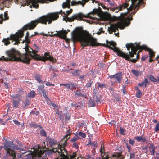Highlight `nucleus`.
<instances>
[{"label": "nucleus", "instance_id": "f257e3e1", "mask_svg": "<svg viewBox=\"0 0 159 159\" xmlns=\"http://www.w3.org/2000/svg\"><path fill=\"white\" fill-rule=\"evenodd\" d=\"M26 53L21 55L19 52L15 49H12L6 52L8 57L5 58L3 57L4 60L7 61L8 60L11 61H19L23 62L29 64L31 60L29 55L31 58L35 59V57H38L36 54L38 50V47L36 44H34L33 48L29 46L26 45L25 47Z\"/></svg>", "mask_w": 159, "mask_h": 159}, {"label": "nucleus", "instance_id": "f03ea898", "mask_svg": "<svg viewBox=\"0 0 159 159\" xmlns=\"http://www.w3.org/2000/svg\"><path fill=\"white\" fill-rule=\"evenodd\" d=\"M83 31L82 27H76L71 33V38L74 42L80 41L81 45L84 47L88 46H96L100 45V44L97 43L96 39L91 36L89 33L82 36V32Z\"/></svg>", "mask_w": 159, "mask_h": 159}, {"label": "nucleus", "instance_id": "7ed1b4c3", "mask_svg": "<svg viewBox=\"0 0 159 159\" xmlns=\"http://www.w3.org/2000/svg\"><path fill=\"white\" fill-rule=\"evenodd\" d=\"M61 14L66 15V13L61 10L59 12L48 13L46 15L42 16L39 18L31 21L27 24L24 28L25 30L28 29H34L39 23L47 25L48 23V24H50L52 22L57 20L59 18V14Z\"/></svg>", "mask_w": 159, "mask_h": 159}, {"label": "nucleus", "instance_id": "20e7f679", "mask_svg": "<svg viewBox=\"0 0 159 159\" xmlns=\"http://www.w3.org/2000/svg\"><path fill=\"white\" fill-rule=\"evenodd\" d=\"M140 43H130L127 44L126 47L128 50H129L131 49V51H129L127 53L125 52V54L128 57V59L125 60L129 61L132 63H136L137 60L140 58V56L139 54L140 52V49L141 46L140 45Z\"/></svg>", "mask_w": 159, "mask_h": 159}, {"label": "nucleus", "instance_id": "39448f33", "mask_svg": "<svg viewBox=\"0 0 159 159\" xmlns=\"http://www.w3.org/2000/svg\"><path fill=\"white\" fill-rule=\"evenodd\" d=\"M144 0H126V2L123 3L118 7V11H120L123 9L127 8L128 11L129 12L132 10H135L136 11H133L132 14L134 15L136 11L139 9L140 5L144 4Z\"/></svg>", "mask_w": 159, "mask_h": 159}, {"label": "nucleus", "instance_id": "423d86ee", "mask_svg": "<svg viewBox=\"0 0 159 159\" xmlns=\"http://www.w3.org/2000/svg\"><path fill=\"white\" fill-rule=\"evenodd\" d=\"M106 44H104L102 46L109 48L115 52L117 55L125 59H128V57L127 54H125V52L120 50L118 48L116 47V43L113 41H109L107 40L106 41Z\"/></svg>", "mask_w": 159, "mask_h": 159}, {"label": "nucleus", "instance_id": "0eeeda50", "mask_svg": "<svg viewBox=\"0 0 159 159\" xmlns=\"http://www.w3.org/2000/svg\"><path fill=\"white\" fill-rule=\"evenodd\" d=\"M27 24L25 25L23 27L22 31L19 32H16L15 34H11L10 35V39L11 40H14L15 41L14 43V45L18 44L19 43H20V41L21 39L20 38H22L24 36V31L27 30H31L32 29H25L24 27Z\"/></svg>", "mask_w": 159, "mask_h": 159}, {"label": "nucleus", "instance_id": "6e6552de", "mask_svg": "<svg viewBox=\"0 0 159 159\" xmlns=\"http://www.w3.org/2000/svg\"><path fill=\"white\" fill-rule=\"evenodd\" d=\"M5 149L7 151V153L6 154V157H8L9 156H11L13 157L11 159H16V154L14 150H18L19 149L18 147L17 146H15L14 145L13 146H6Z\"/></svg>", "mask_w": 159, "mask_h": 159}, {"label": "nucleus", "instance_id": "1a4fd4ad", "mask_svg": "<svg viewBox=\"0 0 159 159\" xmlns=\"http://www.w3.org/2000/svg\"><path fill=\"white\" fill-rule=\"evenodd\" d=\"M57 33L53 34H45L43 33H38L36 32H34V35H37L40 34L44 36L50 37L57 36L60 38L65 39L66 37V35L67 34V32L66 30H60L59 31H57Z\"/></svg>", "mask_w": 159, "mask_h": 159}, {"label": "nucleus", "instance_id": "9d476101", "mask_svg": "<svg viewBox=\"0 0 159 159\" xmlns=\"http://www.w3.org/2000/svg\"><path fill=\"white\" fill-rule=\"evenodd\" d=\"M71 13L68 10L66 11V13L65 15L66 16H67L66 17V20H66L69 22H72L73 21L75 20H81L83 17H86L85 16L83 15L81 13L74 14L70 17H68L67 16Z\"/></svg>", "mask_w": 159, "mask_h": 159}, {"label": "nucleus", "instance_id": "9b49d317", "mask_svg": "<svg viewBox=\"0 0 159 159\" xmlns=\"http://www.w3.org/2000/svg\"><path fill=\"white\" fill-rule=\"evenodd\" d=\"M70 138V136L68 138L66 139L62 138L59 142H58V144L57 145V146L59 149V154L64 153L65 152L66 153H67V151L65 148V147L67 144V142Z\"/></svg>", "mask_w": 159, "mask_h": 159}, {"label": "nucleus", "instance_id": "f8f14e48", "mask_svg": "<svg viewBox=\"0 0 159 159\" xmlns=\"http://www.w3.org/2000/svg\"><path fill=\"white\" fill-rule=\"evenodd\" d=\"M49 142L52 149L48 151V154H51L56 152L59 154L58 148L57 146V147H55L56 145L57 146L58 144V143L57 141L51 139L49 140Z\"/></svg>", "mask_w": 159, "mask_h": 159}, {"label": "nucleus", "instance_id": "ddd939ff", "mask_svg": "<svg viewBox=\"0 0 159 159\" xmlns=\"http://www.w3.org/2000/svg\"><path fill=\"white\" fill-rule=\"evenodd\" d=\"M54 0H29V4H31L30 7L33 6V7L38 8L39 7L38 3L43 4L48 3L50 2L53 1Z\"/></svg>", "mask_w": 159, "mask_h": 159}, {"label": "nucleus", "instance_id": "4468645a", "mask_svg": "<svg viewBox=\"0 0 159 159\" xmlns=\"http://www.w3.org/2000/svg\"><path fill=\"white\" fill-rule=\"evenodd\" d=\"M44 56L41 57L38 55V57H35V60H40L44 62L46 60H48L53 62H56V60L54 59L53 57L50 56L49 52H45L44 54Z\"/></svg>", "mask_w": 159, "mask_h": 159}, {"label": "nucleus", "instance_id": "2eb2a0df", "mask_svg": "<svg viewBox=\"0 0 159 159\" xmlns=\"http://www.w3.org/2000/svg\"><path fill=\"white\" fill-rule=\"evenodd\" d=\"M125 24L121 22H118L116 24H112L111 26V32L110 34L112 33V32H116V30H118V28H119L120 29H123L124 28Z\"/></svg>", "mask_w": 159, "mask_h": 159}, {"label": "nucleus", "instance_id": "dca6fc26", "mask_svg": "<svg viewBox=\"0 0 159 159\" xmlns=\"http://www.w3.org/2000/svg\"><path fill=\"white\" fill-rule=\"evenodd\" d=\"M108 78L111 80L113 79L115 80L117 82L120 83L121 80L123 78L122 72H119L115 75H109L108 76Z\"/></svg>", "mask_w": 159, "mask_h": 159}, {"label": "nucleus", "instance_id": "f3484780", "mask_svg": "<svg viewBox=\"0 0 159 159\" xmlns=\"http://www.w3.org/2000/svg\"><path fill=\"white\" fill-rule=\"evenodd\" d=\"M45 152L44 150H43L39 146H38L37 148H35L34 149V156L36 157H40L43 155Z\"/></svg>", "mask_w": 159, "mask_h": 159}, {"label": "nucleus", "instance_id": "a211bd4d", "mask_svg": "<svg viewBox=\"0 0 159 159\" xmlns=\"http://www.w3.org/2000/svg\"><path fill=\"white\" fill-rule=\"evenodd\" d=\"M143 50H144L149 52V58H153L155 56V52L151 49L147 47L145 45H143L141 46L140 52Z\"/></svg>", "mask_w": 159, "mask_h": 159}, {"label": "nucleus", "instance_id": "6ab92c4d", "mask_svg": "<svg viewBox=\"0 0 159 159\" xmlns=\"http://www.w3.org/2000/svg\"><path fill=\"white\" fill-rule=\"evenodd\" d=\"M89 0H81L78 2L73 1L71 4L72 5L74 4H81L83 7L86 2H87Z\"/></svg>", "mask_w": 159, "mask_h": 159}, {"label": "nucleus", "instance_id": "aec40b11", "mask_svg": "<svg viewBox=\"0 0 159 159\" xmlns=\"http://www.w3.org/2000/svg\"><path fill=\"white\" fill-rule=\"evenodd\" d=\"M156 147H155L153 144H151L148 147L149 151L151 153V154L154 155L155 152V149L156 148Z\"/></svg>", "mask_w": 159, "mask_h": 159}, {"label": "nucleus", "instance_id": "412c9836", "mask_svg": "<svg viewBox=\"0 0 159 159\" xmlns=\"http://www.w3.org/2000/svg\"><path fill=\"white\" fill-rule=\"evenodd\" d=\"M149 82L147 78H145L144 81L141 83H138V85L141 87H142L143 85H144L145 87L146 88L147 86V84L149 83Z\"/></svg>", "mask_w": 159, "mask_h": 159}, {"label": "nucleus", "instance_id": "4be33fe9", "mask_svg": "<svg viewBox=\"0 0 159 159\" xmlns=\"http://www.w3.org/2000/svg\"><path fill=\"white\" fill-rule=\"evenodd\" d=\"M41 75L39 74H36L34 75V77L35 80L39 83H43V82L41 80Z\"/></svg>", "mask_w": 159, "mask_h": 159}, {"label": "nucleus", "instance_id": "5701e85b", "mask_svg": "<svg viewBox=\"0 0 159 159\" xmlns=\"http://www.w3.org/2000/svg\"><path fill=\"white\" fill-rule=\"evenodd\" d=\"M70 0H66V2H64L62 4V7L63 8H70Z\"/></svg>", "mask_w": 159, "mask_h": 159}, {"label": "nucleus", "instance_id": "b1692460", "mask_svg": "<svg viewBox=\"0 0 159 159\" xmlns=\"http://www.w3.org/2000/svg\"><path fill=\"white\" fill-rule=\"evenodd\" d=\"M98 85L97 89H99L100 88L101 89L104 88H106L107 85L105 84L104 83L101 84L100 82H98L96 84Z\"/></svg>", "mask_w": 159, "mask_h": 159}, {"label": "nucleus", "instance_id": "393cba45", "mask_svg": "<svg viewBox=\"0 0 159 159\" xmlns=\"http://www.w3.org/2000/svg\"><path fill=\"white\" fill-rule=\"evenodd\" d=\"M81 71L80 70L75 69L74 71L71 72V74L74 76H79Z\"/></svg>", "mask_w": 159, "mask_h": 159}, {"label": "nucleus", "instance_id": "a878e982", "mask_svg": "<svg viewBox=\"0 0 159 159\" xmlns=\"http://www.w3.org/2000/svg\"><path fill=\"white\" fill-rule=\"evenodd\" d=\"M98 9H95L93 10V11L90 12L89 13V15L90 14H98L101 11V9L100 7H98Z\"/></svg>", "mask_w": 159, "mask_h": 159}, {"label": "nucleus", "instance_id": "bb28decb", "mask_svg": "<svg viewBox=\"0 0 159 159\" xmlns=\"http://www.w3.org/2000/svg\"><path fill=\"white\" fill-rule=\"evenodd\" d=\"M96 102L95 100L93 99H90L89 100L88 103L89 106L90 107H94L95 106Z\"/></svg>", "mask_w": 159, "mask_h": 159}, {"label": "nucleus", "instance_id": "cd10ccee", "mask_svg": "<svg viewBox=\"0 0 159 159\" xmlns=\"http://www.w3.org/2000/svg\"><path fill=\"white\" fill-rule=\"evenodd\" d=\"M74 92L76 95L79 96L83 97L85 98L87 97V96L86 95L81 93L80 90H77L74 91Z\"/></svg>", "mask_w": 159, "mask_h": 159}, {"label": "nucleus", "instance_id": "c85d7f7f", "mask_svg": "<svg viewBox=\"0 0 159 159\" xmlns=\"http://www.w3.org/2000/svg\"><path fill=\"white\" fill-rule=\"evenodd\" d=\"M35 95L36 93L35 92L32 90L28 93L27 97L29 98H34L35 97Z\"/></svg>", "mask_w": 159, "mask_h": 159}, {"label": "nucleus", "instance_id": "c756f323", "mask_svg": "<svg viewBox=\"0 0 159 159\" xmlns=\"http://www.w3.org/2000/svg\"><path fill=\"white\" fill-rule=\"evenodd\" d=\"M13 106L14 107H15L16 108H18V107L20 101H19L18 100H16L14 99H13Z\"/></svg>", "mask_w": 159, "mask_h": 159}, {"label": "nucleus", "instance_id": "7c9ffc66", "mask_svg": "<svg viewBox=\"0 0 159 159\" xmlns=\"http://www.w3.org/2000/svg\"><path fill=\"white\" fill-rule=\"evenodd\" d=\"M29 32H27L26 33V35L25 37V39L23 41V43L25 42H26L27 44H28L30 43V41L29 40Z\"/></svg>", "mask_w": 159, "mask_h": 159}, {"label": "nucleus", "instance_id": "2f4dec72", "mask_svg": "<svg viewBox=\"0 0 159 159\" xmlns=\"http://www.w3.org/2000/svg\"><path fill=\"white\" fill-rule=\"evenodd\" d=\"M93 81L91 80H89L87 81V83L85 85V87L87 88H88L89 87H91L92 86V84L93 83Z\"/></svg>", "mask_w": 159, "mask_h": 159}, {"label": "nucleus", "instance_id": "473e14b6", "mask_svg": "<svg viewBox=\"0 0 159 159\" xmlns=\"http://www.w3.org/2000/svg\"><path fill=\"white\" fill-rule=\"evenodd\" d=\"M10 40V37L8 38L4 39L2 42H4L5 45H7L10 43L9 40Z\"/></svg>", "mask_w": 159, "mask_h": 159}, {"label": "nucleus", "instance_id": "72a5a7b5", "mask_svg": "<svg viewBox=\"0 0 159 159\" xmlns=\"http://www.w3.org/2000/svg\"><path fill=\"white\" fill-rule=\"evenodd\" d=\"M131 71L132 73L136 76H139L140 73L139 71L135 69L132 70Z\"/></svg>", "mask_w": 159, "mask_h": 159}, {"label": "nucleus", "instance_id": "f704fd0d", "mask_svg": "<svg viewBox=\"0 0 159 159\" xmlns=\"http://www.w3.org/2000/svg\"><path fill=\"white\" fill-rule=\"evenodd\" d=\"M71 132V131L70 130H68L66 131V134L64 136L63 139H66L68 138V136H70Z\"/></svg>", "mask_w": 159, "mask_h": 159}, {"label": "nucleus", "instance_id": "c9c22d12", "mask_svg": "<svg viewBox=\"0 0 159 159\" xmlns=\"http://www.w3.org/2000/svg\"><path fill=\"white\" fill-rule=\"evenodd\" d=\"M148 77L149 78L150 80L153 82H156L157 80L155 78L154 76L152 75H151L148 76Z\"/></svg>", "mask_w": 159, "mask_h": 159}, {"label": "nucleus", "instance_id": "e433bc0d", "mask_svg": "<svg viewBox=\"0 0 159 159\" xmlns=\"http://www.w3.org/2000/svg\"><path fill=\"white\" fill-rule=\"evenodd\" d=\"M44 85H40L38 86V90L39 92H42L44 90Z\"/></svg>", "mask_w": 159, "mask_h": 159}, {"label": "nucleus", "instance_id": "4c0bfd02", "mask_svg": "<svg viewBox=\"0 0 159 159\" xmlns=\"http://www.w3.org/2000/svg\"><path fill=\"white\" fill-rule=\"evenodd\" d=\"M29 125L30 127L34 128H37L38 126V125L36 123L34 122H31Z\"/></svg>", "mask_w": 159, "mask_h": 159}, {"label": "nucleus", "instance_id": "58836bf2", "mask_svg": "<svg viewBox=\"0 0 159 159\" xmlns=\"http://www.w3.org/2000/svg\"><path fill=\"white\" fill-rule=\"evenodd\" d=\"M142 92L140 90L137 91L136 93V97L137 98H140L142 95Z\"/></svg>", "mask_w": 159, "mask_h": 159}, {"label": "nucleus", "instance_id": "ea45409f", "mask_svg": "<svg viewBox=\"0 0 159 159\" xmlns=\"http://www.w3.org/2000/svg\"><path fill=\"white\" fill-rule=\"evenodd\" d=\"M40 134L43 136H46V133L44 129H42L40 133Z\"/></svg>", "mask_w": 159, "mask_h": 159}, {"label": "nucleus", "instance_id": "a19ab883", "mask_svg": "<svg viewBox=\"0 0 159 159\" xmlns=\"http://www.w3.org/2000/svg\"><path fill=\"white\" fill-rule=\"evenodd\" d=\"M4 20H7L9 19V17L8 16L7 11H5L4 13Z\"/></svg>", "mask_w": 159, "mask_h": 159}, {"label": "nucleus", "instance_id": "79ce46f5", "mask_svg": "<svg viewBox=\"0 0 159 159\" xmlns=\"http://www.w3.org/2000/svg\"><path fill=\"white\" fill-rule=\"evenodd\" d=\"M60 86H64L68 89L70 88V84H60Z\"/></svg>", "mask_w": 159, "mask_h": 159}, {"label": "nucleus", "instance_id": "37998d69", "mask_svg": "<svg viewBox=\"0 0 159 159\" xmlns=\"http://www.w3.org/2000/svg\"><path fill=\"white\" fill-rule=\"evenodd\" d=\"M78 134L80 136L82 137L83 138H85L86 137V134L85 133L80 132L78 133Z\"/></svg>", "mask_w": 159, "mask_h": 159}, {"label": "nucleus", "instance_id": "c03bdc74", "mask_svg": "<svg viewBox=\"0 0 159 159\" xmlns=\"http://www.w3.org/2000/svg\"><path fill=\"white\" fill-rule=\"evenodd\" d=\"M13 97L15 98H18V101H21L20 98L22 97L20 95H19L18 94H17L15 95Z\"/></svg>", "mask_w": 159, "mask_h": 159}, {"label": "nucleus", "instance_id": "a18cd8bd", "mask_svg": "<svg viewBox=\"0 0 159 159\" xmlns=\"http://www.w3.org/2000/svg\"><path fill=\"white\" fill-rule=\"evenodd\" d=\"M142 136H137L134 138L135 140H137L138 142H139L141 141Z\"/></svg>", "mask_w": 159, "mask_h": 159}, {"label": "nucleus", "instance_id": "49530a36", "mask_svg": "<svg viewBox=\"0 0 159 159\" xmlns=\"http://www.w3.org/2000/svg\"><path fill=\"white\" fill-rule=\"evenodd\" d=\"M70 85H71L72 86V88H73L74 89H76V87L77 85V84L73 82H70Z\"/></svg>", "mask_w": 159, "mask_h": 159}, {"label": "nucleus", "instance_id": "de8ad7c7", "mask_svg": "<svg viewBox=\"0 0 159 159\" xmlns=\"http://www.w3.org/2000/svg\"><path fill=\"white\" fill-rule=\"evenodd\" d=\"M41 92L43 94V96L44 98L45 99H46V98H48V97L46 95V91L45 90H44L43 91Z\"/></svg>", "mask_w": 159, "mask_h": 159}, {"label": "nucleus", "instance_id": "09e8293b", "mask_svg": "<svg viewBox=\"0 0 159 159\" xmlns=\"http://www.w3.org/2000/svg\"><path fill=\"white\" fill-rule=\"evenodd\" d=\"M155 131L156 132L159 131V121L156 125Z\"/></svg>", "mask_w": 159, "mask_h": 159}, {"label": "nucleus", "instance_id": "8fccbe9b", "mask_svg": "<svg viewBox=\"0 0 159 159\" xmlns=\"http://www.w3.org/2000/svg\"><path fill=\"white\" fill-rule=\"evenodd\" d=\"M3 16V14H0V24H2L3 21H4Z\"/></svg>", "mask_w": 159, "mask_h": 159}, {"label": "nucleus", "instance_id": "3c124183", "mask_svg": "<svg viewBox=\"0 0 159 159\" xmlns=\"http://www.w3.org/2000/svg\"><path fill=\"white\" fill-rule=\"evenodd\" d=\"M61 112L62 111H58V112H57V113L59 116L61 120H63L64 117H63V115H62V116L61 115H60V114Z\"/></svg>", "mask_w": 159, "mask_h": 159}, {"label": "nucleus", "instance_id": "603ef678", "mask_svg": "<svg viewBox=\"0 0 159 159\" xmlns=\"http://www.w3.org/2000/svg\"><path fill=\"white\" fill-rule=\"evenodd\" d=\"M24 91L22 89L20 90L18 92V93L19 95H20L21 97H22V95L24 94Z\"/></svg>", "mask_w": 159, "mask_h": 159}, {"label": "nucleus", "instance_id": "864d4df0", "mask_svg": "<svg viewBox=\"0 0 159 159\" xmlns=\"http://www.w3.org/2000/svg\"><path fill=\"white\" fill-rule=\"evenodd\" d=\"M76 153L74 152L72 155L70 156V158H69L70 159H74V158H75L76 157Z\"/></svg>", "mask_w": 159, "mask_h": 159}, {"label": "nucleus", "instance_id": "5fc2aeb1", "mask_svg": "<svg viewBox=\"0 0 159 159\" xmlns=\"http://www.w3.org/2000/svg\"><path fill=\"white\" fill-rule=\"evenodd\" d=\"M120 133L123 135H125V133L124 132L125 131V130L122 128V127L120 128Z\"/></svg>", "mask_w": 159, "mask_h": 159}, {"label": "nucleus", "instance_id": "6e6d98bb", "mask_svg": "<svg viewBox=\"0 0 159 159\" xmlns=\"http://www.w3.org/2000/svg\"><path fill=\"white\" fill-rule=\"evenodd\" d=\"M148 56H143L141 58V60L143 61H144L147 58H148Z\"/></svg>", "mask_w": 159, "mask_h": 159}, {"label": "nucleus", "instance_id": "4d7b16f0", "mask_svg": "<svg viewBox=\"0 0 159 159\" xmlns=\"http://www.w3.org/2000/svg\"><path fill=\"white\" fill-rule=\"evenodd\" d=\"M46 85L47 86H54V84H52V83H51L50 82H46Z\"/></svg>", "mask_w": 159, "mask_h": 159}, {"label": "nucleus", "instance_id": "13d9d810", "mask_svg": "<svg viewBox=\"0 0 159 159\" xmlns=\"http://www.w3.org/2000/svg\"><path fill=\"white\" fill-rule=\"evenodd\" d=\"M129 142L130 144L133 145L135 143V141L134 140H132L131 139H130L129 141Z\"/></svg>", "mask_w": 159, "mask_h": 159}, {"label": "nucleus", "instance_id": "bf43d9fd", "mask_svg": "<svg viewBox=\"0 0 159 159\" xmlns=\"http://www.w3.org/2000/svg\"><path fill=\"white\" fill-rule=\"evenodd\" d=\"M30 104V102L29 101H25L24 103L25 106L26 107V106Z\"/></svg>", "mask_w": 159, "mask_h": 159}, {"label": "nucleus", "instance_id": "052dcab7", "mask_svg": "<svg viewBox=\"0 0 159 159\" xmlns=\"http://www.w3.org/2000/svg\"><path fill=\"white\" fill-rule=\"evenodd\" d=\"M127 19L129 21H131L132 20L133 18L132 16H131V14L127 18Z\"/></svg>", "mask_w": 159, "mask_h": 159}, {"label": "nucleus", "instance_id": "680f3d73", "mask_svg": "<svg viewBox=\"0 0 159 159\" xmlns=\"http://www.w3.org/2000/svg\"><path fill=\"white\" fill-rule=\"evenodd\" d=\"M98 5L99 6L101 5L102 7L103 8L105 9H107V7L105 5H103L101 3H98Z\"/></svg>", "mask_w": 159, "mask_h": 159}, {"label": "nucleus", "instance_id": "e2e57ef3", "mask_svg": "<svg viewBox=\"0 0 159 159\" xmlns=\"http://www.w3.org/2000/svg\"><path fill=\"white\" fill-rule=\"evenodd\" d=\"M96 142H92V143H91V145H90L92 147H93L94 148H95L96 146Z\"/></svg>", "mask_w": 159, "mask_h": 159}, {"label": "nucleus", "instance_id": "0e129e2a", "mask_svg": "<svg viewBox=\"0 0 159 159\" xmlns=\"http://www.w3.org/2000/svg\"><path fill=\"white\" fill-rule=\"evenodd\" d=\"M77 138H76V137H74L71 140V141L73 143L75 142L77 140Z\"/></svg>", "mask_w": 159, "mask_h": 159}, {"label": "nucleus", "instance_id": "69168bd1", "mask_svg": "<svg viewBox=\"0 0 159 159\" xmlns=\"http://www.w3.org/2000/svg\"><path fill=\"white\" fill-rule=\"evenodd\" d=\"M13 122L14 123L17 125H20V123L18 121L15 120H13Z\"/></svg>", "mask_w": 159, "mask_h": 159}, {"label": "nucleus", "instance_id": "338daca9", "mask_svg": "<svg viewBox=\"0 0 159 159\" xmlns=\"http://www.w3.org/2000/svg\"><path fill=\"white\" fill-rule=\"evenodd\" d=\"M85 76V75H82L80 76L79 78V79H80L81 81H83L84 80V78Z\"/></svg>", "mask_w": 159, "mask_h": 159}, {"label": "nucleus", "instance_id": "774afa93", "mask_svg": "<svg viewBox=\"0 0 159 159\" xmlns=\"http://www.w3.org/2000/svg\"><path fill=\"white\" fill-rule=\"evenodd\" d=\"M123 94H125L126 93V92L125 90V86H123Z\"/></svg>", "mask_w": 159, "mask_h": 159}]
</instances>
